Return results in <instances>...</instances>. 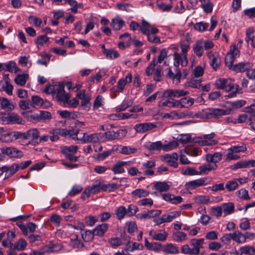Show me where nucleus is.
Instances as JSON below:
<instances>
[{
    "label": "nucleus",
    "instance_id": "1",
    "mask_svg": "<svg viewBox=\"0 0 255 255\" xmlns=\"http://www.w3.org/2000/svg\"><path fill=\"white\" fill-rule=\"evenodd\" d=\"M240 56V51L237 48L235 44L231 46L230 50L225 56V62L226 66L229 69H232L233 71L239 72H244L248 71V70L251 69L253 64L250 62H240L235 65H233L236 58Z\"/></svg>",
    "mask_w": 255,
    "mask_h": 255
},
{
    "label": "nucleus",
    "instance_id": "2",
    "mask_svg": "<svg viewBox=\"0 0 255 255\" xmlns=\"http://www.w3.org/2000/svg\"><path fill=\"white\" fill-rule=\"evenodd\" d=\"M216 86L218 89L231 92L227 96L229 98L236 97L237 93H242V89L239 88V86L232 83L231 79H219L216 81Z\"/></svg>",
    "mask_w": 255,
    "mask_h": 255
},
{
    "label": "nucleus",
    "instance_id": "3",
    "mask_svg": "<svg viewBox=\"0 0 255 255\" xmlns=\"http://www.w3.org/2000/svg\"><path fill=\"white\" fill-rule=\"evenodd\" d=\"M178 144L176 142H172L163 145L161 141H158L154 142H146L144 146L149 150H160L162 149L164 151H168L172 149L174 147L176 146Z\"/></svg>",
    "mask_w": 255,
    "mask_h": 255
},
{
    "label": "nucleus",
    "instance_id": "4",
    "mask_svg": "<svg viewBox=\"0 0 255 255\" xmlns=\"http://www.w3.org/2000/svg\"><path fill=\"white\" fill-rule=\"evenodd\" d=\"M103 182L101 180L95 181L92 186H89L85 189L81 198L85 199L86 198L89 197L91 194H94L102 191Z\"/></svg>",
    "mask_w": 255,
    "mask_h": 255
},
{
    "label": "nucleus",
    "instance_id": "5",
    "mask_svg": "<svg viewBox=\"0 0 255 255\" xmlns=\"http://www.w3.org/2000/svg\"><path fill=\"white\" fill-rule=\"evenodd\" d=\"M55 91L54 92L53 96H54L60 102L66 103L70 98L69 94L66 93L64 90V85L62 83H59L58 85H55Z\"/></svg>",
    "mask_w": 255,
    "mask_h": 255
},
{
    "label": "nucleus",
    "instance_id": "6",
    "mask_svg": "<svg viewBox=\"0 0 255 255\" xmlns=\"http://www.w3.org/2000/svg\"><path fill=\"white\" fill-rule=\"evenodd\" d=\"M189 92L187 91L179 89H167L165 90L162 95L164 98L174 99L173 98H178L188 94Z\"/></svg>",
    "mask_w": 255,
    "mask_h": 255
},
{
    "label": "nucleus",
    "instance_id": "7",
    "mask_svg": "<svg viewBox=\"0 0 255 255\" xmlns=\"http://www.w3.org/2000/svg\"><path fill=\"white\" fill-rule=\"evenodd\" d=\"M215 136V134L214 132L205 134L199 137L198 138V140L196 141V142L201 146L215 145L217 142L216 140L213 139Z\"/></svg>",
    "mask_w": 255,
    "mask_h": 255
},
{
    "label": "nucleus",
    "instance_id": "8",
    "mask_svg": "<svg viewBox=\"0 0 255 255\" xmlns=\"http://www.w3.org/2000/svg\"><path fill=\"white\" fill-rule=\"evenodd\" d=\"M0 150L2 154L12 158H21L23 155L22 151L13 147H3Z\"/></svg>",
    "mask_w": 255,
    "mask_h": 255
},
{
    "label": "nucleus",
    "instance_id": "9",
    "mask_svg": "<svg viewBox=\"0 0 255 255\" xmlns=\"http://www.w3.org/2000/svg\"><path fill=\"white\" fill-rule=\"evenodd\" d=\"M19 168L20 167L17 164H13L11 166H3L0 167V174L1 175L5 173V176L9 177L14 174Z\"/></svg>",
    "mask_w": 255,
    "mask_h": 255
},
{
    "label": "nucleus",
    "instance_id": "10",
    "mask_svg": "<svg viewBox=\"0 0 255 255\" xmlns=\"http://www.w3.org/2000/svg\"><path fill=\"white\" fill-rule=\"evenodd\" d=\"M203 112L208 119L213 117L217 118L221 116L227 114L226 110L220 109H207Z\"/></svg>",
    "mask_w": 255,
    "mask_h": 255
},
{
    "label": "nucleus",
    "instance_id": "11",
    "mask_svg": "<svg viewBox=\"0 0 255 255\" xmlns=\"http://www.w3.org/2000/svg\"><path fill=\"white\" fill-rule=\"evenodd\" d=\"M191 246L192 247V253L194 255H199L200 249L203 248V245L204 243V239L201 238L199 239H193L190 241Z\"/></svg>",
    "mask_w": 255,
    "mask_h": 255
},
{
    "label": "nucleus",
    "instance_id": "12",
    "mask_svg": "<svg viewBox=\"0 0 255 255\" xmlns=\"http://www.w3.org/2000/svg\"><path fill=\"white\" fill-rule=\"evenodd\" d=\"M126 133V130L119 129L117 131L112 130L105 132L104 135L108 140H113L124 137Z\"/></svg>",
    "mask_w": 255,
    "mask_h": 255
},
{
    "label": "nucleus",
    "instance_id": "13",
    "mask_svg": "<svg viewBox=\"0 0 255 255\" xmlns=\"http://www.w3.org/2000/svg\"><path fill=\"white\" fill-rule=\"evenodd\" d=\"M156 127L157 125L156 124L152 123H145L135 125L134 127V129L137 132L143 133L156 128Z\"/></svg>",
    "mask_w": 255,
    "mask_h": 255
},
{
    "label": "nucleus",
    "instance_id": "14",
    "mask_svg": "<svg viewBox=\"0 0 255 255\" xmlns=\"http://www.w3.org/2000/svg\"><path fill=\"white\" fill-rule=\"evenodd\" d=\"M162 158L168 163L169 165L175 168L177 167L178 163L177 162V160L178 158V155L176 152H173L171 154H164L162 155Z\"/></svg>",
    "mask_w": 255,
    "mask_h": 255
},
{
    "label": "nucleus",
    "instance_id": "15",
    "mask_svg": "<svg viewBox=\"0 0 255 255\" xmlns=\"http://www.w3.org/2000/svg\"><path fill=\"white\" fill-rule=\"evenodd\" d=\"M174 65L176 67H178L180 64L183 67L186 66L188 64V60L186 55H181L175 52L174 53Z\"/></svg>",
    "mask_w": 255,
    "mask_h": 255
},
{
    "label": "nucleus",
    "instance_id": "16",
    "mask_svg": "<svg viewBox=\"0 0 255 255\" xmlns=\"http://www.w3.org/2000/svg\"><path fill=\"white\" fill-rule=\"evenodd\" d=\"M205 181H206L204 179L200 178L186 183L185 185V186L186 189L192 190L198 187L205 185Z\"/></svg>",
    "mask_w": 255,
    "mask_h": 255
},
{
    "label": "nucleus",
    "instance_id": "17",
    "mask_svg": "<svg viewBox=\"0 0 255 255\" xmlns=\"http://www.w3.org/2000/svg\"><path fill=\"white\" fill-rule=\"evenodd\" d=\"M160 232L157 233L154 230H151L149 232V235L152 237L153 240L165 241L168 236V233L165 231L160 230Z\"/></svg>",
    "mask_w": 255,
    "mask_h": 255
},
{
    "label": "nucleus",
    "instance_id": "18",
    "mask_svg": "<svg viewBox=\"0 0 255 255\" xmlns=\"http://www.w3.org/2000/svg\"><path fill=\"white\" fill-rule=\"evenodd\" d=\"M0 105L1 109L12 111L15 108V105L8 99L0 97Z\"/></svg>",
    "mask_w": 255,
    "mask_h": 255
},
{
    "label": "nucleus",
    "instance_id": "19",
    "mask_svg": "<svg viewBox=\"0 0 255 255\" xmlns=\"http://www.w3.org/2000/svg\"><path fill=\"white\" fill-rule=\"evenodd\" d=\"M100 133H93L88 134L86 133H83V136L81 139L83 142H98L100 140Z\"/></svg>",
    "mask_w": 255,
    "mask_h": 255
},
{
    "label": "nucleus",
    "instance_id": "20",
    "mask_svg": "<svg viewBox=\"0 0 255 255\" xmlns=\"http://www.w3.org/2000/svg\"><path fill=\"white\" fill-rule=\"evenodd\" d=\"M210 59V63L213 68L216 70L220 64V60L218 57L212 51H209L207 55Z\"/></svg>",
    "mask_w": 255,
    "mask_h": 255
},
{
    "label": "nucleus",
    "instance_id": "21",
    "mask_svg": "<svg viewBox=\"0 0 255 255\" xmlns=\"http://www.w3.org/2000/svg\"><path fill=\"white\" fill-rule=\"evenodd\" d=\"M62 128H55L49 132V139L51 141H55L59 139V136H63L65 132H63Z\"/></svg>",
    "mask_w": 255,
    "mask_h": 255
},
{
    "label": "nucleus",
    "instance_id": "22",
    "mask_svg": "<svg viewBox=\"0 0 255 255\" xmlns=\"http://www.w3.org/2000/svg\"><path fill=\"white\" fill-rule=\"evenodd\" d=\"M109 228V225L103 223L97 226L93 230V234L95 236H103L107 232Z\"/></svg>",
    "mask_w": 255,
    "mask_h": 255
},
{
    "label": "nucleus",
    "instance_id": "23",
    "mask_svg": "<svg viewBox=\"0 0 255 255\" xmlns=\"http://www.w3.org/2000/svg\"><path fill=\"white\" fill-rule=\"evenodd\" d=\"M222 158V154L220 152H215L214 154H208L206 156V159L208 162L216 164L219 162Z\"/></svg>",
    "mask_w": 255,
    "mask_h": 255
},
{
    "label": "nucleus",
    "instance_id": "24",
    "mask_svg": "<svg viewBox=\"0 0 255 255\" xmlns=\"http://www.w3.org/2000/svg\"><path fill=\"white\" fill-rule=\"evenodd\" d=\"M124 24L125 22L119 16L112 19L111 23V26L116 30H120Z\"/></svg>",
    "mask_w": 255,
    "mask_h": 255
},
{
    "label": "nucleus",
    "instance_id": "25",
    "mask_svg": "<svg viewBox=\"0 0 255 255\" xmlns=\"http://www.w3.org/2000/svg\"><path fill=\"white\" fill-rule=\"evenodd\" d=\"M210 163L208 162V163L203 164L199 167V174L206 173L207 172L217 169L218 166L216 164H211Z\"/></svg>",
    "mask_w": 255,
    "mask_h": 255
},
{
    "label": "nucleus",
    "instance_id": "26",
    "mask_svg": "<svg viewBox=\"0 0 255 255\" xmlns=\"http://www.w3.org/2000/svg\"><path fill=\"white\" fill-rule=\"evenodd\" d=\"M193 49L195 54L198 57H201L204 53V47L202 44V40L197 41L193 45Z\"/></svg>",
    "mask_w": 255,
    "mask_h": 255
},
{
    "label": "nucleus",
    "instance_id": "27",
    "mask_svg": "<svg viewBox=\"0 0 255 255\" xmlns=\"http://www.w3.org/2000/svg\"><path fill=\"white\" fill-rule=\"evenodd\" d=\"M233 240L239 244L244 243L246 241L245 235L239 231H237L233 233Z\"/></svg>",
    "mask_w": 255,
    "mask_h": 255
},
{
    "label": "nucleus",
    "instance_id": "28",
    "mask_svg": "<svg viewBox=\"0 0 255 255\" xmlns=\"http://www.w3.org/2000/svg\"><path fill=\"white\" fill-rule=\"evenodd\" d=\"M168 99L165 101L161 103V106L163 107H167L168 108H180L179 107V100H176L174 99H170L169 98H167Z\"/></svg>",
    "mask_w": 255,
    "mask_h": 255
},
{
    "label": "nucleus",
    "instance_id": "29",
    "mask_svg": "<svg viewBox=\"0 0 255 255\" xmlns=\"http://www.w3.org/2000/svg\"><path fill=\"white\" fill-rule=\"evenodd\" d=\"M180 211H174L163 215L166 223L171 222L173 220L180 216Z\"/></svg>",
    "mask_w": 255,
    "mask_h": 255
},
{
    "label": "nucleus",
    "instance_id": "30",
    "mask_svg": "<svg viewBox=\"0 0 255 255\" xmlns=\"http://www.w3.org/2000/svg\"><path fill=\"white\" fill-rule=\"evenodd\" d=\"M131 194L134 197L142 198L148 196L149 192L143 189L139 188L132 191Z\"/></svg>",
    "mask_w": 255,
    "mask_h": 255
},
{
    "label": "nucleus",
    "instance_id": "31",
    "mask_svg": "<svg viewBox=\"0 0 255 255\" xmlns=\"http://www.w3.org/2000/svg\"><path fill=\"white\" fill-rule=\"evenodd\" d=\"M8 124H20L22 123V119L21 117L19 116L18 115L15 113H11L8 114Z\"/></svg>",
    "mask_w": 255,
    "mask_h": 255
},
{
    "label": "nucleus",
    "instance_id": "32",
    "mask_svg": "<svg viewBox=\"0 0 255 255\" xmlns=\"http://www.w3.org/2000/svg\"><path fill=\"white\" fill-rule=\"evenodd\" d=\"M180 108L191 106L194 104V99L190 97L181 98L179 100Z\"/></svg>",
    "mask_w": 255,
    "mask_h": 255
},
{
    "label": "nucleus",
    "instance_id": "33",
    "mask_svg": "<svg viewBox=\"0 0 255 255\" xmlns=\"http://www.w3.org/2000/svg\"><path fill=\"white\" fill-rule=\"evenodd\" d=\"M127 209L124 206L118 207L115 210L116 217L120 220L123 219L126 215L127 216Z\"/></svg>",
    "mask_w": 255,
    "mask_h": 255
},
{
    "label": "nucleus",
    "instance_id": "34",
    "mask_svg": "<svg viewBox=\"0 0 255 255\" xmlns=\"http://www.w3.org/2000/svg\"><path fill=\"white\" fill-rule=\"evenodd\" d=\"M126 164V162L119 161L116 163L113 168L112 170L114 172V174H121L125 172L124 169L122 167Z\"/></svg>",
    "mask_w": 255,
    "mask_h": 255
},
{
    "label": "nucleus",
    "instance_id": "35",
    "mask_svg": "<svg viewBox=\"0 0 255 255\" xmlns=\"http://www.w3.org/2000/svg\"><path fill=\"white\" fill-rule=\"evenodd\" d=\"M154 187L155 189L159 192L167 191L170 188L169 185L165 182H157Z\"/></svg>",
    "mask_w": 255,
    "mask_h": 255
},
{
    "label": "nucleus",
    "instance_id": "36",
    "mask_svg": "<svg viewBox=\"0 0 255 255\" xmlns=\"http://www.w3.org/2000/svg\"><path fill=\"white\" fill-rule=\"evenodd\" d=\"M64 132H65V134L63 135L64 137H71L73 139H78L77 137V134L79 133V130H75V129H70L68 130L66 128H62Z\"/></svg>",
    "mask_w": 255,
    "mask_h": 255
},
{
    "label": "nucleus",
    "instance_id": "37",
    "mask_svg": "<svg viewBox=\"0 0 255 255\" xmlns=\"http://www.w3.org/2000/svg\"><path fill=\"white\" fill-rule=\"evenodd\" d=\"M194 200L196 204H206L210 202V197L206 195H197L194 198Z\"/></svg>",
    "mask_w": 255,
    "mask_h": 255
},
{
    "label": "nucleus",
    "instance_id": "38",
    "mask_svg": "<svg viewBox=\"0 0 255 255\" xmlns=\"http://www.w3.org/2000/svg\"><path fill=\"white\" fill-rule=\"evenodd\" d=\"M241 255H253L255 254V248L250 246H245L240 249Z\"/></svg>",
    "mask_w": 255,
    "mask_h": 255
},
{
    "label": "nucleus",
    "instance_id": "39",
    "mask_svg": "<svg viewBox=\"0 0 255 255\" xmlns=\"http://www.w3.org/2000/svg\"><path fill=\"white\" fill-rule=\"evenodd\" d=\"M48 42H49V37L46 35L37 37L35 41L38 49L41 48L44 43H46Z\"/></svg>",
    "mask_w": 255,
    "mask_h": 255
},
{
    "label": "nucleus",
    "instance_id": "40",
    "mask_svg": "<svg viewBox=\"0 0 255 255\" xmlns=\"http://www.w3.org/2000/svg\"><path fill=\"white\" fill-rule=\"evenodd\" d=\"M163 251L166 254H176L178 253L177 247L171 244H167L165 246Z\"/></svg>",
    "mask_w": 255,
    "mask_h": 255
},
{
    "label": "nucleus",
    "instance_id": "41",
    "mask_svg": "<svg viewBox=\"0 0 255 255\" xmlns=\"http://www.w3.org/2000/svg\"><path fill=\"white\" fill-rule=\"evenodd\" d=\"M201 7L206 13H210L212 11L213 7V3L210 0H206L203 3H201Z\"/></svg>",
    "mask_w": 255,
    "mask_h": 255
},
{
    "label": "nucleus",
    "instance_id": "42",
    "mask_svg": "<svg viewBox=\"0 0 255 255\" xmlns=\"http://www.w3.org/2000/svg\"><path fill=\"white\" fill-rule=\"evenodd\" d=\"M28 78L27 74L18 75L15 77L14 81L16 84L22 86L25 84Z\"/></svg>",
    "mask_w": 255,
    "mask_h": 255
},
{
    "label": "nucleus",
    "instance_id": "43",
    "mask_svg": "<svg viewBox=\"0 0 255 255\" xmlns=\"http://www.w3.org/2000/svg\"><path fill=\"white\" fill-rule=\"evenodd\" d=\"M223 208V212L226 215H229L234 211V205L232 202L225 203L222 205Z\"/></svg>",
    "mask_w": 255,
    "mask_h": 255
},
{
    "label": "nucleus",
    "instance_id": "44",
    "mask_svg": "<svg viewBox=\"0 0 255 255\" xmlns=\"http://www.w3.org/2000/svg\"><path fill=\"white\" fill-rule=\"evenodd\" d=\"M144 246L148 250H153L154 251L158 250L161 247V245L159 243H149L146 239H145Z\"/></svg>",
    "mask_w": 255,
    "mask_h": 255
},
{
    "label": "nucleus",
    "instance_id": "45",
    "mask_svg": "<svg viewBox=\"0 0 255 255\" xmlns=\"http://www.w3.org/2000/svg\"><path fill=\"white\" fill-rule=\"evenodd\" d=\"M170 115L171 120L183 119L189 116L186 113L175 111L170 112Z\"/></svg>",
    "mask_w": 255,
    "mask_h": 255
},
{
    "label": "nucleus",
    "instance_id": "46",
    "mask_svg": "<svg viewBox=\"0 0 255 255\" xmlns=\"http://www.w3.org/2000/svg\"><path fill=\"white\" fill-rule=\"evenodd\" d=\"M136 151V149L128 146H121L120 152L123 154H130Z\"/></svg>",
    "mask_w": 255,
    "mask_h": 255
},
{
    "label": "nucleus",
    "instance_id": "47",
    "mask_svg": "<svg viewBox=\"0 0 255 255\" xmlns=\"http://www.w3.org/2000/svg\"><path fill=\"white\" fill-rule=\"evenodd\" d=\"M68 3L71 6L70 10L74 13H76L78 12V8L82 7L83 6L82 3H78L77 2L74 0H69Z\"/></svg>",
    "mask_w": 255,
    "mask_h": 255
},
{
    "label": "nucleus",
    "instance_id": "48",
    "mask_svg": "<svg viewBox=\"0 0 255 255\" xmlns=\"http://www.w3.org/2000/svg\"><path fill=\"white\" fill-rule=\"evenodd\" d=\"M28 139L32 140L37 139L39 136V132L36 128H32L27 131Z\"/></svg>",
    "mask_w": 255,
    "mask_h": 255
},
{
    "label": "nucleus",
    "instance_id": "49",
    "mask_svg": "<svg viewBox=\"0 0 255 255\" xmlns=\"http://www.w3.org/2000/svg\"><path fill=\"white\" fill-rule=\"evenodd\" d=\"M142 26H140V30L141 32L146 35L149 33V29L151 28L150 24L145 20L141 21Z\"/></svg>",
    "mask_w": 255,
    "mask_h": 255
},
{
    "label": "nucleus",
    "instance_id": "50",
    "mask_svg": "<svg viewBox=\"0 0 255 255\" xmlns=\"http://www.w3.org/2000/svg\"><path fill=\"white\" fill-rule=\"evenodd\" d=\"M118 188H119L118 185L115 183H112L107 184H102V191L112 192V191H113L115 190L118 189Z\"/></svg>",
    "mask_w": 255,
    "mask_h": 255
},
{
    "label": "nucleus",
    "instance_id": "51",
    "mask_svg": "<svg viewBox=\"0 0 255 255\" xmlns=\"http://www.w3.org/2000/svg\"><path fill=\"white\" fill-rule=\"evenodd\" d=\"M239 184L236 180H231L228 181L226 185L225 188L229 191H233L238 188Z\"/></svg>",
    "mask_w": 255,
    "mask_h": 255
},
{
    "label": "nucleus",
    "instance_id": "52",
    "mask_svg": "<svg viewBox=\"0 0 255 255\" xmlns=\"http://www.w3.org/2000/svg\"><path fill=\"white\" fill-rule=\"evenodd\" d=\"M78 148L77 145H71L70 146H65L62 148V152L63 154L72 153L75 154L77 152Z\"/></svg>",
    "mask_w": 255,
    "mask_h": 255
},
{
    "label": "nucleus",
    "instance_id": "53",
    "mask_svg": "<svg viewBox=\"0 0 255 255\" xmlns=\"http://www.w3.org/2000/svg\"><path fill=\"white\" fill-rule=\"evenodd\" d=\"M34 119H37L40 120H50L51 119V115L50 113L47 111H41L39 115H34Z\"/></svg>",
    "mask_w": 255,
    "mask_h": 255
},
{
    "label": "nucleus",
    "instance_id": "54",
    "mask_svg": "<svg viewBox=\"0 0 255 255\" xmlns=\"http://www.w3.org/2000/svg\"><path fill=\"white\" fill-rule=\"evenodd\" d=\"M186 238V234L182 232H177L172 235L173 240L176 242L185 240Z\"/></svg>",
    "mask_w": 255,
    "mask_h": 255
},
{
    "label": "nucleus",
    "instance_id": "55",
    "mask_svg": "<svg viewBox=\"0 0 255 255\" xmlns=\"http://www.w3.org/2000/svg\"><path fill=\"white\" fill-rule=\"evenodd\" d=\"M237 196L241 199L248 200L250 199L248 190L246 189L242 188L237 192Z\"/></svg>",
    "mask_w": 255,
    "mask_h": 255
},
{
    "label": "nucleus",
    "instance_id": "56",
    "mask_svg": "<svg viewBox=\"0 0 255 255\" xmlns=\"http://www.w3.org/2000/svg\"><path fill=\"white\" fill-rule=\"evenodd\" d=\"M113 152V149L104 151L102 153H98L96 157V159L99 161H103L105 160L109 156L111 155Z\"/></svg>",
    "mask_w": 255,
    "mask_h": 255
},
{
    "label": "nucleus",
    "instance_id": "57",
    "mask_svg": "<svg viewBox=\"0 0 255 255\" xmlns=\"http://www.w3.org/2000/svg\"><path fill=\"white\" fill-rule=\"evenodd\" d=\"M14 132H11L2 135L0 140L4 142H9L14 140Z\"/></svg>",
    "mask_w": 255,
    "mask_h": 255
},
{
    "label": "nucleus",
    "instance_id": "58",
    "mask_svg": "<svg viewBox=\"0 0 255 255\" xmlns=\"http://www.w3.org/2000/svg\"><path fill=\"white\" fill-rule=\"evenodd\" d=\"M182 173L185 175H194L199 174V172L194 168L186 167L182 169Z\"/></svg>",
    "mask_w": 255,
    "mask_h": 255
},
{
    "label": "nucleus",
    "instance_id": "59",
    "mask_svg": "<svg viewBox=\"0 0 255 255\" xmlns=\"http://www.w3.org/2000/svg\"><path fill=\"white\" fill-rule=\"evenodd\" d=\"M247 148L245 144L242 145L233 146L229 148V150L234 152L235 153H239L241 152H245L247 150Z\"/></svg>",
    "mask_w": 255,
    "mask_h": 255
},
{
    "label": "nucleus",
    "instance_id": "60",
    "mask_svg": "<svg viewBox=\"0 0 255 255\" xmlns=\"http://www.w3.org/2000/svg\"><path fill=\"white\" fill-rule=\"evenodd\" d=\"M156 5L157 7L162 11H170L172 8V5L166 4L162 2L158 1Z\"/></svg>",
    "mask_w": 255,
    "mask_h": 255
},
{
    "label": "nucleus",
    "instance_id": "61",
    "mask_svg": "<svg viewBox=\"0 0 255 255\" xmlns=\"http://www.w3.org/2000/svg\"><path fill=\"white\" fill-rule=\"evenodd\" d=\"M83 190V188L79 185H75L73 186L72 189L68 193V195L70 196H74L76 194L80 193Z\"/></svg>",
    "mask_w": 255,
    "mask_h": 255
},
{
    "label": "nucleus",
    "instance_id": "62",
    "mask_svg": "<svg viewBox=\"0 0 255 255\" xmlns=\"http://www.w3.org/2000/svg\"><path fill=\"white\" fill-rule=\"evenodd\" d=\"M5 66L6 67L5 70L10 72H16L17 71L18 68L14 62L10 61L7 64H5Z\"/></svg>",
    "mask_w": 255,
    "mask_h": 255
},
{
    "label": "nucleus",
    "instance_id": "63",
    "mask_svg": "<svg viewBox=\"0 0 255 255\" xmlns=\"http://www.w3.org/2000/svg\"><path fill=\"white\" fill-rule=\"evenodd\" d=\"M208 26V24L207 23L203 22H197L195 24L194 27V28L200 32H203L206 30Z\"/></svg>",
    "mask_w": 255,
    "mask_h": 255
},
{
    "label": "nucleus",
    "instance_id": "64",
    "mask_svg": "<svg viewBox=\"0 0 255 255\" xmlns=\"http://www.w3.org/2000/svg\"><path fill=\"white\" fill-rule=\"evenodd\" d=\"M50 220L54 226L58 227L60 224L62 219L60 216L57 214H54L51 216Z\"/></svg>",
    "mask_w": 255,
    "mask_h": 255
}]
</instances>
